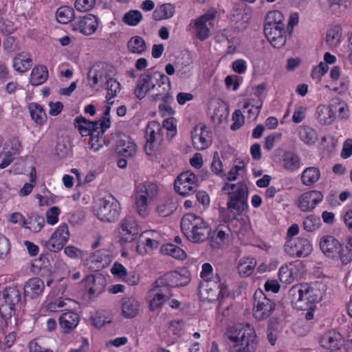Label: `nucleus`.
I'll return each instance as SVG.
<instances>
[{"label": "nucleus", "mask_w": 352, "mask_h": 352, "mask_svg": "<svg viewBox=\"0 0 352 352\" xmlns=\"http://www.w3.org/2000/svg\"><path fill=\"white\" fill-rule=\"evenodd\" d=\"M4 50L8 52H13L19 50V42L14 36H8L3 43Z\"/></svg>", "instance_id": "59"}, {"label": "nucleus", "mask_w": 352, "mask_h": 352, "mask_svg": "<svg viewBox=\"0 0 352 352\" xmlns=\"http://www.w3.org/2000/svg\"><path fill=\"white\" fill-rule=\"evenodd\" d=\"M248 195V190L246 185L243 184H237V188L235 190V193L234 195L231 196V197L236 198L239 200L243 201L247 203Z\"/></svg>", "instance_id": "61"}, {"label": "nucleus", "mask_w": 352, "mask_h": 352, "mask_svg": "<svg viewBox=\"0 0 352 352\" xmlns=\"http://www.w3.org/2000/svg\"><path fill=\"white\" fill-rule=\"evenodd\" d=\"M300 140L306 144L312 145L318 140L316 131L310 126H304L299 130Z\"/></svg>", "instance_id": "34"}, {"label": "nucleus", "mask_w": 352, "mask_h": 352, "mask_svg": "<svg viewBox=\"0 0 352 352\" xmlns=\"http://www.w3.org/2000/svg\"><path fill=\"white\" fill-rule=\"evenodd\" d=\"M330 112L333 116L334 118H336V113H338V118L341 120L346 119L349 116V108L346 104L340 98L336 97L331 100L329 105Z\"/></svg>", "instance_id": "20"}, {"label": "nucleus", "mask_w": 352, "mask_h": 352, "mask_svg": "<svg viewBox=\"0 0 352 352\" xmlns=\"http://www.w3.org/2000/svg\"><path fill=\"white\" fill-rule=\"evenodd\" d=\"M206 126H201V133L199 134V142H201L202 146L199 148L200 149H205L210 146L212 143V135L211 132L208 131H206Z\"/></svg>", "instance_id": "53"}, {"label": "nucleus", "mask_w": 352, "mask_h": 352, "mask_svg": "<svg viewBox=\"0 0 352 352\" xmlns=\"http://www.w3.org/2000/svg\"><path fill=\"white\" fill-rule=\"evenodd\" d=\"M150 69L152 82L155 85V89L160 90V91H170L171 88L170 78L160 72L154 71L153 69Z\"/></svg>", "instance_id": "23"}, {"label": "nucleus", "mask_w": 352, "mask_h": 352, "mask_svg": "<svg viewBox=\"0 0 352 352\" xmlns=\"http://www.w3.org/2000/svg\"><path fill=\"white\" fill-rule=\"evenodd\" d=\"M288 295L293 307L298 310L312 309L322 298L320 292L307 283L294 285Z\"/></svg>", "instance_id": "2"}, {"label": "nucleus", "mask_w": 352, "mask_h": 352, "mask_svg": "<svg viewBox=\"0 0 352 352\" xmlns=\"http://www.w3.org/2000/svg\"><path fill=\"white\" fill-rule=\"evenodd\" d=\"M227 206L230 211L235 210L236 215H240L248 208V203L230 197Z\"/></svg>", "instance_id": "46"}, {"label": "nucleus", "mask_w": 352, "mask_h": 352, "mask_svg": "<svg viewBox=\"0 0 352 352\" xmlns=\"http://www.w3.org/2000/svg\"><path fill=\"white\" fill-rule=\"evenodd\" d=\"M256 261L254 258H243L239 261L238 269L240 274L250 275L256 266Z\"/></svg>", "instance_id": "36"}, {"label": "nucleus", "mask_w": 352, "mask_h": 352, "mask_svg": "<svg viewBox=\"0 0 352 352\" xmlns=\"http://www.w3.org/2000/svg\"><path fill=\"white\" fill-rule=\"evenodd\" d=\"M95 3L96 0H76L74 6L78 11L87 12L90 10Z\"/></svg>", "instance_id": "63"}, {"label": "nucleus", "mask_w": 352, "mask_h": 352, "mask_svg": "<svg viewBox=\"0 0 352 352\" xmlns=\"http://www.w3.org/2000/svg\"><path fill=\"white\" fill-rule=\"evenodd\" d=\"M250 106L252 108L248 110V118L255 119L260 113L262 107V102L258 101L255 104H252L250 102H246L243 104V109H248Z\"/></svg>", "instance_id": "58"}, {"label": "nucleus", "mask_w": 352, "mask_h": 352, "mask_svg": "<svg viewBox=\"0 0 352 352\" xmlns=\"http://www.w3.org/2000/svg\"><path fill=\"white\" fill-rule=\"evenodd\" d=\"M156 131H162L160 123L157 121L149 122L146 126V133L147 140L151 142L157 141V136Z\"/></svg>", "instance_id": "45"}, {"label": "nucleus", "mask_w": 352, "mask_h": 352, "mask_svg": "<svg viewBox=\"0 0 352 352\" xmlns=\"http://www.w3.org/2000/svg\"><path fill=\"white\" fill-rule=\"evenodd\" d=\"M115 151L119 157L133 159L137 153V146L126 135H122L116 140Z\"/></svg>", "instance_id": "10"}, {"label": "nucleus", "mask_w": 352, "mask_h": 352, "mask_svg": "<svg viewBox=\"0 0 352 352\" xmlns=\"http://www.w3.org/2000/svg\"><path fill=\"white\" fill-rule=\"evenodd\" d=\"M87 122H89V120L86 119L82 116H79L74 120V124L75 127L78 129L82 136H87L91 133L90 124H88Z\"/></svg>", "instance_id": "40"}, {"label": "nucleus", "mask_w": 352, "mask_h": 352, "mask_svg": "<svg viewBox=\"0 0 352 352\" xmlns=\"http://www.w3.org/2000/svg\"><path fill=\"white\" fill-rule=\"evenodd\" d=\"M264 33L267 38H276L275 36L284 35L285 33L284 25L265 24Z\"/></svg>", "instance_id": "39"}, {"label": "nucleus", "mask_w": 352, "mask_h": 352, "mask_svg": "<svg viewBox=\"0 0 352 352\" xmlns=\"http://www.w3.org/2000/svg\"><path fill=\"white\" fill-rule=\"evenodd\" d=\"M52 234L66 243L70 236L68 226L65 223L60 225Z\"/></svg>", "instance_id": "55"}, {"label": "nucleus", "mask_w": 352, "mask_h": 352, "mask_svg": "<svg viewBox=\"0 0 352 352\" xmlns=\"http://www.w3.org/2000/svg\"><path fill=\"white\" fill-rule=\"evenodd\" d=\"M140 304L133 296L124 297L122 300V314L126 318L135 317L139 311Z\"/></svg>", "instance_id": "18"}, {"label": "nucleus", "mask_w": 352, "mask_h": 352, "mask_svg": "<svg viewBox=\"0 0 352 352\" xmlns=\"http://www.w3.org/2000/svg\"><path fill=\"white\" fill-rule=\"evenodd\" d=\"M138 193L144 195L146 199H153L157 193V186L152 182H146L138 187Z\"/></svg>", "instance_id": "38"}, {"label": "nucleus", "mask_w": 352, "mask_h": 352, "mask_svg": "<svg viewBox=\"0 0 352 352\" xmlns=\"http://www.w3.org/2000/svg\"><path fill=\"white\" fill-rule=\"evenodd\" d=\"M197 184L196 183H184L181 182V185H177L174 183V188L175 191L182 195L186 196L195 192L196 199L198 200V192L197 191Z\"/></svg>", "instance_id": "35"}, {"label": "nucleus", "mask_w": 352, "mask_h": 352, "mask_svg": "<svg viewBox=\"0 0 352 352\" xmlns=\"http://www.w3.org/2000/svg\"><path fill=\"white\" fill-rule=\"evenodd\" d=\"M244 116L241 110H236L232 114L233 123L230 129L232 131H236L239 129L244 124Z\"/></svg>", "instance_id": "56"}, {"label": "nucleus", "mask_w": 352, "mask_h": 352, "mask_svg": "<svg viewBox=\"0 0 352 352\" xmlns=\"http://www.w3.org/2000/svg\"><path fill=\"white\" fill-rule=\"evenodd\" d=\"M160 252L163 254L169 255L178 260H184L186 258V252L179 247L167 243L160 248Z\"/></svg>", "instance_id": "27"}, {"label": "nucleus", "mask_w": 352, "mask_h": 352, "mask_svg": "<svg viewBox=\"0 0 352 352\" xmlns=\"http://www.w3.org/2000/svg\"><path fill=\"white\" fill-rule=\"evenodd\" d=\"M129 50L134 54H142L146 50L144 40L140 36H134L127 43Z\"/></svg>", "instance_id": "30"}, {"label": "nucleus", "mask_w": 352, "mask_h": 352, "mask_svg": "<svg viewBox=\"0 0 352 352\" xmlns=\"http://www.w3.org/2000/svg\"><path fill=\"white\" fill-rule=\"evenodd\" d=\"M341 243L333 236L326 235L320 241V248L329 258L336 259L338 256Z\"/></svg>", "instance_id": "12"}, {"label": "nucleus", "mask_w": 352, "mask_h": 352, "mask_svg": "<svg viewBox=\"0 0 352 352\" xmlns=\"http://www.w3.org/2000/svg\"><path fill=\"white\" fill-rule=\"evenodd\" d=\"M45 285L42 279L34 277L29 279L24 285V294L26 296L35 298L41 294Z\"/></svg>", "instance_id": "17"}, {"label": "nucleus", "mask_w": 352, "mask_h": 352, "mask_svg": "<svg viewBox=\"0 0 352 352\" xmlns=\"http://www.w3.org/2000/svg\"><path fill=\"white\" fill-rule=\"evenodd\" d=\"M110 110L111 107L109 106H107L103 113V116L100 120V127L101 129L102 133H104L107 129L111 126Z\"/></svg>", "instance_id": "62"}, {"label": "nucleus", "mask_w": 352, "mask_h": 352, "mask_svg": "<svg viewBox=\"0 0 352 352\" xmlns=\"http://www.w3.org/2000/svg\"><path fill=\"white\" fill-rule=\"evenodd\" d=\"M79 320L80 317L78 314L68 311L60 315L59 324L65 333H69L78 325Z\"/></svg>", "instance_id": "19"}, {"label": "nucleus", "mask_w": 352, "mask_h": 352, "mask_svg": "<svg viewBox=\"0 0 352 352\" xmlns=\"http://www.w3.org/2000/svg\"><path fill=\"white\" fill-rule=\"evenodd\" d=\"M341 36L340 28L336 26L328 30L326 36V42L330 45H336L340 42Z\"/></svg>", "instance_id": "47"}, {"label": "nucleus", "mask_w": 352, "mask_h": 352, "mask_svg": "<svg viewBox=\"0 0 352 352\" xmlns=\"http://www.w3.org/2000/svg\"><path fill=\"white\" fill-rule=\"evenodd\" d=\"M28 107L32 119L37 124L43 125L46 122L47 115L41 105L37 103H31Z\"/></svg>", "instance_id": "29"}, {"label": "nucleus", "mask_w": 352, "mask_h": 352, "mask_svg": "<svg viewBox=\"0 0 352 352\" xmlns=\"http://www.w3.org/2000/svg\"><path fill=\"white\" fill-rule=\"evenodd\" d=\"M320 219L314 215L307 217L303 221V227L307 232H314L320 227Z\"/></svg>", "instance_id": "50"}, {"label": "nucleus", "mask_w": 352, "mask_h": 352, "mask_svg": "<svg viewBox=\"0 0 352 352\" xmlns=\"http://www.w3.org/2000/svg\"><path fill=\"white\" fill-rule=\"evenodd\" d=\"M103 135L104 133H101V129L96 134L91 133L89 135L90 136L89 144H90L91 148L97 151L102 146V142H104L102 140Z\"/></svg>", "instance_id": "57"}, {"label": "nucleus", "mask_w": 352, "mask_h": 352, "mask_svg": "<svg viewBox=\"0 0 352 352\" xmlns=\"http://www.w3.org/2000/svg\"><path fill=\"white\" fill-rule=\"evenodd\" d=\"M135 206L137 212L140 216L145 217L148 214V199L144 195L137 194L135 196Z\"/></svg>", "instance_id": "43"}, {"label": "nucleus", "mask_w": 352, "mask_h": 352, "mask_svg": "<svg viewBox=\"0 0 352 352\" xmlns=\"http://www.w3.org/2000/svg\"><path fill=\"white\" fill-rule=\"evenodd\" d=\"M3 296L7 299L11 306H15L21 300L20 291L14 287H6L3 290Z\"/></svg>", "instance_id": "41"}, {"label": "nucleus", "mask_w": 352, "mask_h": 352, "mask_svg": "<svg viewBox=\"0 0 352 352\" xmlns=\"http://www.w3.org/2000/svg\"><path fill=\"white\" fill-rule=\"evenodd\" d=\"M201 268L202 270L200 276L203 280L199 281V299L210 300H212V296H208L205 294H208L209 292H213L212 286L215 283L214 281L211 280L213 267L210 263H206L202 265Z\"/></svg>", "instance_id": "7"}, {"label": "nucleus", "mask_w": 352, "mask_h": 352, "mask_svg": "<svg viewBox=\"0 0 352 352\" xmlns=\"http://www.w3.org/2000/svg\"><path fill=\"white\" fill-rule=\"evenodd\" d=\"M284 19V16L280 11L273 10L270 12L266 17V23L265 24H273L275 25H283V21Z\"/></svg>", "instance_id": "54"}, {"label": "nucleus", "mask_w": 352, "mask_h": 352, "mask_svg": "<svg viewBox=\"0 0 352 352\" xmlns=\"http://www.w3.org/2000/svg\"><path fill=\"white\" fill-rule=\"evenodd\" d=\"M177 208V203L174 199L173 198H167L157 205L156 211L161 217H168L172 214Z\"/></svg>", "instance_id": "28"}, {"label": "nucleus", "mask_w": 352, "mask_h": 352, "mask_svg": "<svg viewBox=\"0 0 352 352\" xmlns=\"http://www.w3.org/2000/svg\"><path fill=\"white\" fill-rule=\"evenodd\" d=\"M228 234L222 230L214 232L210 239V245L214 249H219L225 243Z\"/></svg>", "instance_id": "44"}, {"label": "nucleus", "mask_w": 352, "mask_h": 352, "mask_svg": "<svg viewBox=\"0 0 352 352\" xmlns=\"http://www.w3.org/2000/svg\"><path fill=\"white\" fill-rule=\"evenodd\" d=\"M44 224V218L36 213H32L28 215V219H23V226L34 232H39Z\"/></svg>", "instance_id": "26"}, {"label": "nucleus", "mask_w": 352, "mask_h": 352, "mask_svg": "<svg viewBox=\"0 0 352 352\" xmlns=\"http://www.w3.org/2000/svg\"><path fill=\"white\" fill-rule=\"evenodd\" d=\"M276 303L263 293L257 289L254 294L253 316L256 320L268 318L275 309Z\"/></svg>", "instance_id": "4"}, {"label": "nucleus", "mask_w": 352, "mask_h": 352, "mask_svg": "<svg viewBox=\"0 0 352 352\" xmlns=\"http://www.w3.org/2000/svg\"><path fill=\"white\" fill-rule=\"evenodd\" d=\"M142 13L137 10H131L124 14L122 21L130 26H136L142 20Z\"/></svg>", "instance_id": "37"}, {"label": "nucleus", "mask_w": 352, "mask_h": 352, "mask_svg": "<svg viewBox=\"0 0 352 352\" xmlns=\"http://www.w3.org/2000/svg\"><path fill=\"white\" fill-rule=\"evenodd\" d=\"M154 89L155 85L152 82L151 69H149L139 76L134 94L138 99L142 100L148 92Z\"/></svg>", "instance_id": "14"}, {"label": "nucleus", "mask_w": 352, "mask_h": 352, "mask_svg": "<svg viewBox=\"0 0 352 352\" xmlns=\"http://www.w3.org/2000/svg\"><path fill=\"white\" fill-rule=\"evenodd\" d=\"M230 352H254L258 345L255 330L249 323L238 324L229 328Z\"/></svg>", "instance_id": "1"}, {"label": "nucleus", "mask_w": 352, "mask_h": 352, "mask_svg": "<svg viewBox=\"0 0 352 352\" xmlns=\"http://www.w3.org/2000/svg\"><path fill=\"white\" fill-rule=\"evenodd\" d=\"M320 344L322 347L335 351L341 349L344 344V339L340 333L329 331L320 337Z\"/></svg>", "instance_id": "13"}, {"label": "nucleus", "mask_w": 352, "mask_h": 352, "mask_svg": "<svg viewBox=\"0 0 352 352\" xmlns=\"http://www.w3.org/2000/svg\"><path fill=\"white\" fill-rule=\"evenodd\" d=\"M181 229L187 239L191 242H198V217L189 212L181 219Z\"/></svg>", "instance_id": "6"}, {"label": "nucleus", "mask_w": 352, "mask_h": 352, "mask_svg": "<svg viewBox=\"0 0 352 352\" xmlns=\"http://www.w3.org/2000/svg\"><path fill=\"white\" fill-rule=\"evenodd\" d=\"M211 228L208 223L199 218V242L210 239Z\"/></svg>", "instance_id": "52"}, {"label": "nucleus", "mask_w": 352, "mask_h": 352, "mask_svg": "<svg viewBox=\"0 0 352 352\" xmlns=\"http://www.w3.org/2000/svg\"><path fill=\"white\" fill-rule=\"evenodd\" d=\"M197 176L195 174L190 172H183L181 173L176 179L174 183H176L177 185H181V182L184 183H196Z\"/></svg>", "instance_id": "60"}, {"label": "nucleus", "mask_w": 352, "mask_h": 352, "mask_svg": "<svg viewBox=\"0 0 352 352\" xmlns=\"http://www.w3.org/2000/svg\"><path fill=\"white\" fill-rule=\"evenodd\" d=\"M190 282L188 276L181 274L177 271H173L166 274L164 277H161L156 280V283L167 284L171 287H177L186 285Z\"/></svg>", "instance_id": "15"}, {"label": "nucleus", "mask_w": 352, "mask_h": 352, "mask_svg": "<svg viewBox=\"0 0 352 352\" xmlns=\"http://www.w3.org/2000/svg\"><path fill=\"white\" fill-rule=\"evenodd\" d=\"M279 279L281 282L290 284L299 276L297 265L290 263L289 265L282 266L279 270Z\"/></svg>", "instance_id": "22"}, {"label": "nucleus", "mask_w": 352, "mask_h": 352, "mask_svg": "<svg viewBox=\"0 0 352 352\" xmlns=\"http://www.w3.org/2000/svg\"><path fill=\"white\" fill-rule=\"evenodd\" d=\"M318 120L322 124H330L335 120L333 115L330 112V108L328 106L318 107Z\"/></svg>", "instance_id": "42"}, {"label": "nucleus", "mask_w": 352, "mask_h": 352, "mask_svg": "<svg viewBox=\"0 0 352 352\" xmlns=\"http://www.w3.org/2000/svg\"><path fill=\"white\" fill-rule=\"evenodd\" d=\"M338 256L336 259H340L341 263L344 265L349 264L352 261V248L343 245L342 243L339 248Z\"/></svg>", "instance_id": "48"}, {"label": "nucleus", "mask_w": 352, "mask_h": 352, "mask_svg": "<svg viewBox=\"0 0 352 352\" xmlns=\"http://www.w3.org/2000/svg\"><path fill=\"white\" fill-rule=\"evenodd\" d=\"M48 78V70L44 65L35 66L30 76V83L38 86L45 82Z\"/></svg>", "instance_id": "25"}, {"label": "nucleus", "mask_w": 352, "mask_h": 352, "mask_svg": "<svg viewBox=\"0 0 352 352\" xmlns=\"http://www.w3.org/2000/svg\"><path fill=\"white\" fill-rule=\"evenodd\" d=\"M217 13L215 8H210L204 14L199 16L200 41H204L210 36L211 30L214 26V21Z\"/></svg>", "instance_id": "8"}, {"label": "nucleus", "mask_w": 352, "mask_h": 352, "mask_svg": "<svg viewBox=\"0 0 352 352\" xmlns=\"http://www.w3.org/2000/svg\"><path fill=\"white\" fill-rule=\"evenodd\" d=\"M65 244V243L61 241L60 239H58L52 234L50 239L46 242L45 247L51 252H57L63 248Z\"/></svg>", "instance_id": "51"}, {"label": "nucleus", "mask_w": 352, "mask_h": 352, "mask_svg": "<svg viewBox=\"0 0 352 352\" xmlns=\"http://www.w3.org/2000/svg\"><path fill=\"white\" fill-rule=\"evenodd\" d=\"M73 29L79 30L85 35H91L94 34L98 26V17L91 14H87L83 16H80L77 21H73Z\"/></svg>", "instance_id": "9"}, {"label": "nucleus", "mask_w": 352, "mask_h": 352, "mask_svg": "<svg viewBox=\"0 0 352 352\" xmlns=\"http://www.w3.org/2000/svg\"><path fill=\"white\" fill-rule=\"evenodd\" d=\"M122 239L125 242H131L138 234V230L132 217L124 219L120 223Z\"/></svg>", "instance_id": "16"}, {"label": "nucleus", "mask_w": 352, "mask_h": 352, "mask_svg": "<svg viewBox=\"0 0 352 352\" xmlns=\"http://www.w3.org/2000/svg\"><path fill=\"white\" fill-rule=\"evenodd\" d=\"M320 177V170L314 166L306 168L301 174L302 184L308 186H313Z\"/></svg>", "instance_id": "24"}, {"label": "nucleus", "mask_w": 352, "mask_h": 352, "mask_svg": "<svg viewBox=\"0 0 352 352\" xmlns=\"http://www.w3.org/2000/svg\"><path fill=\"white\" fill-rule=\"evenodd\" d=\"M322 199L323 195L320 191L310 190L300 196L298 206L302 212L311 211Z\"/></svg>", "instance_id": "11"}, {"label": "nucleus", "mask_w": 352, "mask_h": 352, "mask_svg": "<svg viewBox=\"0 0 352 352\" xmlns=\"http://www.w3.org/2000/svg\"><path fill=\"white\" fill-rule=\"evenodd\" d=\"M284 250L291 256L305 257L311 254L312 245L307 239L298 237L287 239Z\"/></svg>", "instance_id": "5"}, {"label": "nucleus", "mask_w": 352, "mask_h": 352, "mask_svg": "<svg viewBox=\"0 0 352 352\" xmlns=\"http://www.w3.org/2000/svg\"><path fill=\"white\" fill-rule=\"evenodd\" d=\"M283 167L289 172L298 170L300 167L299 156L292 151H286L282 156Z\"/></svg>", "instance_id": "21"}, {"label": "nucleus", "mask_w": 352, "mask_h": 352, "mask_svg": "<svg viewBox=\"0 0 352 352\" xmlns=\"http://www.w3.org/2000/svg\"><path fill=\"white\" fill-rule=\"evenodd\" d=\"M120 212L121 206L119 201L111 195L99 199L94 207L95 216L103 222L116 221Z\"/></svg>", "instance_id": "3"}, {"label": "nucleus", "mask_w": 352, "mask_h": 352, "mask_svg": "<svg viewBox=\"0 0 352 352\" xmlns=\"http://www.w3.org/2000/svg\"><path fill=\"white\" fill-rule=\"evenodd\" d=\"M111 274L118 278H123L127 276V270L126 267L118 262H115L111 269Z\"/></svg>", "instance_id": "64"}, {"label": "nucleus", "mask_w": 352, "mask_h": 352, "mask_svg": "<svg viewBox=\"0 0 352 352\" xmlns=\"http://www.w3.org/2000/svg\"><path fill=\"white\" fill-rule=\"evenodd\" d=\"M150 296H153V299L150 301V309L153 311L156 308L160 307L168 296L163 293L162 289H153L150 292Z\"/></svg>", "instance_id": "32"}, {"label": "nucleus", "mask_w": 352, "mask_h": 352, "mask_svg": "<svg viewBox=\"0 0 352 352\" xmlns=\"http://www.w3.org/2000/svg\"><path fill=\"white\" fill-rule=\"evenodd\" d=\"M56 16L59 23L67 24L74 20L75 17L74 10L69 6H61L57 10Z\"/></svg>", "instance_id": "31"}, {"label": "nucleus", "mask_w": 352, "mask_h": 352, "mask_svg": "<svg viewBox=\"0 0 352 352\" xmlns=\"http://www.w3.org/2000/svg\"><path fill=\"white\" fill-rule=\"evenodd\" d=\"M32 66V59L30 56H27L23 54L16 56L13 61L14 68L19 72H25L28 71Z\"/></svg>", "instance_id": "33"}, {"label": "nucleus", "mask_w": 352, "mask_h": 352, "mask_svg": "<svg viewBox=\"0 0 352 352\" xmlns=\"http://www.w3.org/2000/svg\"><path fill=\"white\" fill-rule=\"evenodd\" d=\"M106 89H107V100H110L116 96L117 93L120 90V83L116 79H110L106 82Z\"/></svg>", "instance_id": "49"}]
</instances>
